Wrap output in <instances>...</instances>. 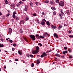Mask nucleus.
<instances>
[{"instance_id": "obj_1", "label": "nucleus", "mask_w": 73, "mask_h": 73, "mask_svg": "<svg viewBox=\"0 0 73 73\" xmlns=\"http://www.w3.org/2000/svg\"><path fill=\"white\" fill-rule=\"evenodd\" d=\"M36 50H35V51H32V53L33 54H36L39 52L38 50H39V47L38 46H36Z\"/></svg>"}, {"instance_id": "obj_2", "label": "nucleus", "mask_w": 73, "mask_h": 73, "mask_svg": "<svg viewBox=\"0 0 73 73\" xmlns=\"http://www.w3.org/2000/svg\"><path fill=\"white\" fill-rule=\"evenodd\" d=\"M29 37L31 38L32 40L34 41L35 40V36L33 35H29Z\"/></svg>"}, {"instance_id": "obj_3", "label": "nucleus", "mask_w": 73, "mask_h": 73, "mask_svg": "<svg viewBox=\"0 0 73 73\" xmlns=\"http://www.w3.org/2000/svg\"><path fill=\"white\" fill-rule=\"evenodd\" d=\"M46 20L45 19H43L42 20V22L40 23V24L42 25H44L45 24Z\"/></svg>"}, {"instance_id": "obj_4", "label": "nucleus", "mask_w": 73, "mask_h": 73, "mask_svg": "<svg viewBox=\"0 0 73 73\" xmlns=\"http://www.w3.org/2000/svg\"><path fill=\"white\" fill-rule=\"evenodd\" d=\"M59 5L61 7H63L64 5V3L63 1H60L59 3Z\"/></svg>"}, {"instance_id": "obj_5", "label": "nucleus", "mask_w": 73, "mask_h": 73, "mask_svg": "<svg viewBox=\"0 0 73 73\" xmlns=\"http://www.w3.org/2000/svg\"><path fill=\"white\" fill-rule=\"evenodd\" d=\"M44 36H41V35H40V36H38V38H37L38 39H39L40 38H44Z\"/></svg>"}, {"instance_id": "obj_6", "label": "nucleus", "mask_w": 73, "mask_h": 73, "mask_svg": "<svg viewBox=\"0 0 73 73\" xmlns=\"http://www.w3.org/2000/svg\"><path fill=\"white\" fill-rule=\"evenodd\" d=\"M18 54L20 55H22V51H21V50H19L18 51Z\"/></svg>"}, {"instance_id": "obj_7", "label": "nucleus", "mask_w": 73, "mask_h": 73, "mask_svg": "<svg viewBox=\"0 0 73 73\" xmlns=\"http://www.w3.org/2000/svg\"><path fill=\"white\" fill-rule=\"evenodd\" d=\"M53 35L55 37H56V38H58V35H57V34H56V33H54L53 34Z\"/></svg>"}, {"instance_id": "obj_8", "label": "nucleus", "mask_w": 73, "mask_h": 73, "mask_svg": "<svg viewBox=\"0 0 73 73\" xmlns=\"http://www.w3.org/2000/svg\"><path fill=\"white\" fill-rule=\"evenodd\" d=\"M27 10H28V6L27 5H25V11H27Z\"/></svg>"}, {"instance_id": "obj_9", "label": "nucleus", "mask_w": 73, "mask_h": 73, "mask_svg": "<svg viewBox=\"0 0 73 73\" xmlns=\"http://www.w3.org/2000/svg\"><path fill=\"white\" fill-rule=\"evenodd\" d=\"M11 7L13 8H14L15 7V5L14 3L11 4Z\"/></svg>"}, {"instance_id": "obj_10", "label": "nucleus", "mask_w": 73, "mask_h": 73, "mask_svg": "<svg viewBox=\"0 0 73 73\" xmlns=\"http://www.w3.org/2000/svg\"><path fill=\"white\" fill-rule=\"evenodd\" d=\"M12 32V30L11 28H9V33L11 34V33Z\"/></svg>"}, {"instance_id": "obj_11", "label": "nucleus", "mask_w": 73, "mask_h": 73, "mask_svg": "<svg viewBox=\"0 0 73 73\" xmlns=\"http://www.w3.org/2000/svg\"><path fill=\"white\" fill-rule=\"evenodd\" d=\"M51 29H55L56 28V26H54V25H52L51 26Z\"/></svg>"}, {"instance_id": "obj_12", "label": "nucleus", "mask_w": 73, "mask_h": 73, "mask_svg": "<svg viewBox=\"0 0 73 73\" xmlns=\"http://www.w3.org/2000/svg\"><path fill=\"white\" fill-rule=\"evenodd\" d=\"M68 53V51H63V54H64L66 55V53L67 54Z\"/></svg>"}, {"instance_id": "obj_13", "label": "nucleus", "mask_w": 73, "mask_h": 73, "mask_svg": "<svg viewBox=\"0 0 73 73\" xmlns=\"http://www.w3.org/2000/svg\"><path fill=\"white\" fill-rule=\"evenodd\" d=\"M51 9L53 11H55L56 10V8L54 7H52Z\"/></svg>"}, {"instance_id": "obj_14", "label": "nucleus", "mask_w": 73, "mask_h": 73, "mask_svg": "<svg viewBox=\"0 0 73 73\" xmlns=\"http://www.w3.org/2000/svg\"><path fill=\"white\" fill-rule=\"evenodd\" d=\"M46 24H47V25L48 26H50V22L49 21H47L46 22Z\"/></svg>"}, {"instance_id": "obj_15", "label": "nucleus", "mask_w": 73, "mask_h": 73, "mask_svg": "<svg viewBox=\"0 0 73 73\" xmlns=\"http://www.w3.org/2000/svg\"><path fill=\"white\" fill-rule=\"evenodd\" d=\"M42 54L44 56H46L47 55V54H46L45 52H43V53Z\"/></svg>"}, {"instance_id": "obj_16", "label": "nucleus", "mask_w": 73, "mask_h": 73, "mask_svg": "<svg viewBox=\"0 0 73 73\" xmlns=\"http://www.w3.org/2000/svg\"><path fill=\"white\" fill-rule=\"evenodd\" d=\"M29 17L28 16H27L26 18L25 19V21H27L28 20H29Z\"/></svg>"}, {"instance_id": "obj_17", "label": "nucleus", "mask_w": 73, "mask_h": 73, "mask_svg": "<svg viewBox=\"0 0 73 73\" xmlns=\"http://www.w3.org/2000/svg\"><path fill=\"white\" fill-rule=\"evenodd\" d=\"M30 5L31 7H33V4L32 2H31L30 3Z\"/></svg>"}, {"instance_id": "obj_18", "label": "nucleus", "mask_w": 73, "mask_h": 73, "mask_svg": "<svg viewBox=\"0 0 73 73\" xmlns=\"http://www.w3.org/2000/svg\"><path fill=\"white\" fill-rule=\"evenodd\" d=\"M50 4H51V5H53L54 4V2L50 1Z\"/></svg>"}, {"instance_id": "obj_19", "label": "nucleus", "mask_w": 73, "mask_h": 73, "mask_svg": "<svg viewBox=\"0 0 73 73\" xmlns=\"http://www.w3.org/2000/svg\"><path fill=\"white\" fill-rule=\"evenodd\" d=\"M5 4H7L9 3L8 2L7 0H5Z\"/></svg>"}, {"instance_id": "obj_20", "label": "nucleus", "mask_w": 73, "mask_h": 73, "mask_svg": "<svg viewBox=\"0 0 73 73\" xmlns=\"http://www.w3.org/2000/svg\"><path fill=\"white\" fill-rule=\"evenodd\" d=\"M24 39L27 42H28V40L27 38H24Z\"/></svg>"}, {"instance_id": "obj_21", "label": "nucleus", "mask_w": 73, "mask_h": 73, "mask_svg": "<svg viewBox=\"0 0 73 73\" xmlns=\"http://www.w3.org/2000/svg\"><path fill=\"white\" fill-rule=\"evenodd\" d=\"M55 56H57L58 57H60V55L58 54H55Z\"/></svg>"}, {"instance_id": "obj_22", "label": "nucleus", "mask_w": 73, "mask_h": 73, "mask_svg": "<svg viewBox=\"0 0 73 73\" xmlns=\"http://www.w3.org/2000/svg\"><path fill=\"white\" fill-rule=\"evenodd\" d=\"M60 57L62 58H65V56L62 55Z\"/></svg>"}, {"instance_id": "obj_23", "label": "nucleus", "mask_w": 73, "mask_h": 73, "mask_svg": "<svg viewBox=\"0 0 73 73\" xmlns=\"http://www.w3.org/2000/svg\"><path fill=\"white\" fill-rule=\"evenodd\" d=\"M4 46V45L0 43V47H2Z\"/></svg>"}, {"instance_id": "obj_24", "label": "nucleus", "mask_w": 73, "mask_h": 73, "mask_svg": "<svg viewBox=\"0 0 73 73\" xmlns=\"http://www.w3.org/2000/svg\"><path fill=\"white\" fill-rule=\"evenodd\" d=\"M48 35V33H46L44 34V36H46Z\"/></svg>"}, {"instance_id": "obj_25", "label": "nucleus", "mask_w": 73, "mask_h": 73, "mask_svg": "<svg viewBox=\"0 0 73 73\" xmlns=\"http://www.w3.org/2000/svg\"><path fill=\"white\" fill-rule=\"evenodd\" d=\"M19 32L21 33H23V30H21V29L19 30Z\"/></svg>"}, {"instance_id": "obj_26", "label": "nucleus", "mask_w": 73, "mask_h": 73, "mask_svg": "<svg viewBox=\"0 0 73 73\" xmlns=\"http://www.w3.org/2000/svg\"><path fill=\"white\" fill-rule=\"evenodd\" d=\"M40 63V62L38 60H37V61L36 64H39Z\"/></svg>"}, {"instance_id": "obj_27", "label": "nucleus", "mask_w": 73, "mask_h": 73, "mask_svg": "<svg viewBox=\"0 0 73 73\" xmlns=\"http://www.w3.org/2000/svg\"><path fill=\"white\" fill-rule=\"evenodd\" d=\"M68 51L70 53L71 52H72V50H70V48H69V49H68Z\"/></svg>"}, {"instance_id": "obj_28", "label": "nucleus", "mask_w": 73, "mask_h": 73, "mask_svg": "<svg viewBox=\"0 0 73 73\" xmlns=\"http://www.w3.org/2000/svg\"><path fill=\"white\" fill-rule=\"evenodd\" d=\"M15 18L16 20L18 21L19 20V18L17 17V16H16Z\"/></svg>"}, {"instance_id": "obj_29", "label": "nucleus", "mask_w": 73, "mask_h": 73, "mask_svg": "<svg viewBox=\"0 0 73 73\" xmlns=\"http://www.w3.org/2000/svg\"><path fill=\"white\" fill-rule=\"evenodd\" d=\"M21 21L23 24H24L25 23V21L24 20H21Z\"/></svg>"}, {"instance_id": "obj_30", "label": "nucleus", "mask_w": 73, "mask_h": 73, "mask_svg": "<svg viewBox=\"0 0 73 73\" xmlns=\"http://www.w3.org/2000/svg\"><path fill=\"white\" fill-rule=\"evenodd\" d=\"M12 17L13 18L15 19L16 18V17H17V16H16L15 15H13Z\"/></svg>"}, {"instance_id": "obj_31", "label": "nucleus", "mask_w": 73, "mask_h": 73, "mask_svg": "<svg viewBox=\"0 0 73 73\" xmlns=\"http://www.w3.org/2000/svg\"><path fill=\"white\" fill-rule=\"evenodd\" d=\"M56 3H59V0H56Z\"/></svg>"}, {"instance_id": "obj_32", "label": "nucleus", "mask_w": 73, "mask_h": 73, "mask_svg": "<svg viewBox=\"0 0 73 73\" xmlns=\"http://www.w3.org/2000/svg\"><path fill=\"white\" fill-rule=\"evenodd\" d=\"M66 13L67 14H68L69 13V10H67L66 11Z\"/></svg>"}, {"instance_id": "obj_33", "label": "nucleus", "mask_w": 73, "mask_h": 73, "mask_svg": "<svg viewBox=\"0 0 73 73\" xmlns=\"http://www.w3.org/2000/svg\"><path fill=\"white\" fill-rule=\"evenodd\" d=\"M69 36L70 38H72L73 37V35H69Z\"/></svg>"}, {"instance_id": "obj_34", "label": "nucleus", "mask_w": 73, "mask_h": 73, "mask_svg": "<svg viewBox=\"0 0 73 73\" xmlns=\"http://www.w3.org/2000/svg\"><path fill=\"white\" fill-rule=\"evenodd\" d=\"M16 14H17V12L16 11H15L13 12V15H15Z\"/></svg>"}, {"instance_id": "obj_35", "label": "nucleus", "mask_w": 73, "mask_h": 73, "mask_svg": "<svg viewBox=\"0 0 73 73\" xmlns=\"http://www.w3.org/2000/svg\"><path fill=\"white\" fill-rule=\"evenodd\" d=\"M20 4L19 3H18L17 4L16 6L17 7H19L20 6Z\"/></svg>"}, {"instance_id": "obj_36", "label": "nucleus", "mask_w": 73, "mask_h": 73, "mask_svg": "<svg viewBox=\"0 0 73 73\" xmlns=\"http://www.w3.org/2000/svg\"><path fill=\"white\" fill-rule=\"evenodd\" d=\"M19 3L21 5H22L23 3V2L21 1H20L19 2Z\"/></svg>"}, {"instance_id": "obj_37", "label": "nucleus", "mask_w": 73, "mask_h": 73, "mask_svg": "<svg viewBox=\"0 0 73 73\" xmlns=\"http://www.w3.org/2000/svg\"><path fill=\"white\" fill-rule=\"evenodd\" d=\"M53 14L54 15H56V11H54L53 12Z\"/></svg>"}, {"instance_id": "obj_38", "label": "nucleus", "mask_w": 73, "mask_h": 73, "mask_svg": "<svg viewBox=\"0 0 73 73\" xmlns=\"http://www.w3.org/2000/svg\"><path fill=\"white\" fill-rule=\"evenodd\" d=\"M34 66V64L33 63H32V64H31V66L32 67H33Z\"/></svg>"}, {"instance_id": "obj_39", "label": "nucleus", "mask_w": 73, "mask_h": 73, "mask_svg": "<svg viewBox=\"0 0 73 73\" xmlns=\"http://www.w3.org/2000/svg\"><path fill=\"white\" fill-rule=\"evenodd\" d=\"M69 58H72V56L71 55H69Z\"/></svg>"}, {"instance_id": "obj_40", "label": "nucleus", "mask_w": 73, "mask_h": 73, "mask_svg": "<svg viewBox=\"0 0 73 73\" xmlns=\"http://www.w3.org/2000/svg\"><path fill=\"white\" fill-rule=\"evenodd\" d=\"M13 46H16V44L15 43H13Z\"/></svg>"}, {"instance_id": "obj_41", "label": "nucleus", "mask_w": 73, "mask_h": 73, "mask_svg": "<svg viewBox=\"0 0 73 73\" xmlns=\"http://www.w3.org/2000/svg\"><path fill=\"white\" fill-rule=\"evenodd\" d=\"M59 27L60 28H62V25H59Z\"/></svg>"}, {"instance_id": "obj_42", "label": "nucleus", "mask_w": 73, "mask_h": 73, "mask_svg": "<svg viewBox=\"0 0 73 73\" xmlns=\"http://www.w3.org/2000/svg\"><path fill=\"white\" fill-rule=\"evenodd\" d=\"M33 16H36V13H34L33 14Z\"/></svg>"}, {"instance_id": "obj_43", "label": "nucleus", "mask_w": 73, "mask_h": 73, "mask_svg": "<svg viewBox=\"0 0 73 73\" xmlns=\"http://www.w3.org/2000/svg\"><path fill=\"white\" fill-rule=\"evenodd\" d=\"M64 49L65 50H66L68 49V47H64Z\"/></svg>"}, {"instance_id": "obj_44", "label": "nucleus", "mask_w": 73, "mask_h": 73, "mask_svg": "<svg viewBox=\"0 0 73 73\" xmlns=\"http://www.w3.org/2000/svg\"><path fill=\"white\" fill-rule=\"evenodd\" d=\"M35 36L36 37V38H37L38 37H39V35H37V34H36Z\"/></svg>"}, {"instance_id": "obj_45", "label": "nucleus", "mask_w": 73, "mask_h": 73, "mask_svg": "<svg viewBox=\"0 0 73 73\" xmlns=\"http://www.w3.org/2000/svg\"><path fill=\"white\" fill-rule=\"evenodd\" d=\"M45 3H49V1L48 0H46V1H45Z\"/></svg>"}, {"instance_id": "obj_46", "label": "nucleus", "mask_w": 73, "mask_h": 73, "mask_svg": "<svg viewBox=\"0 0 73 73\" xmlns=\"http://www.w3.org/2000/svg\"><path fill=\"white\" fill-rule=\"evenodd\" d=\"M10 14L9 13H8L7 14V17H8L10 15Z\"/></svg>"}, {"instance_id": "obj_47", "label": "nucleus", "mask_w": 73, "mask_h": 73, "mask_svg": "<svg viewBox=\"0 0 73 73\" xmlns=\"http://www.w3.org/2000/svg\"><path fill=\"white\" fill-rule=\"evenodd\" d=\"M30 56L31 57V58H33V56L32 55V54H31L30 55Z\"/></svg>"}, {"instance_id": "obj_48", "label": "nucleus", "mask_w": 73, "mask_h": 73, "mask_svg": "<svg viewBox=\"0 0 73 73\" xmlns=\"http://www.w3.org/2000/svg\"><path fill=\"white\" fill-rule=\"evenodd\" d=\"M36 21L38 23H40V22L38 19H37Z\"/></svg>"}, {"instance_id": "obj_49", "label": "nucleus", "mask_w": 73, "mask_h": 73, "mask_svg": "<svg viewBox=\"0 0 73 73\" xmlns=\"http://www.w3.org/2000/svg\"><path fill=\"white\" fill-rule=\"evenodd\" d=\"M26 56H27V57H30V55H29V54H28Z\"/></svg>"}, {"instance_id": "obj_50", "label": "nucleus", "mask_w": 73, "mask_h": 73, "mask_svg": "<svg viewBox=\"0 0 73 73\" xmlns=\"http://www.w3.org/2000/svg\"><path fill=\"white\" fill-rule=\"evenodd\" d=\"M59 15L60 17H62V15L61 14H59Z\"/></svg>"}, {"instance_id": "obj_51", "label": "nucleus", "mask_w": 73, "mask_h": 73, "mask_svg": "<svg viewBox=\"0 0 73 73\" xmlns=\"http://www.w3.org/2000/svg\"><path fill=\"white\" fill-rule=\"evenodd\" d=\"M0 40H1V41H2V42H3V38H1V39H0Z\"/></svg>"}, {"instance_id": "obj_52", "label": "nucleus", "mask_w": 73, "mask_h": 73, "mask_svg": "<svg viewBox=\"0 0 73 73\" xmlns=\"http://www.w3.org/2000/svg\"><path fill=\"white\" fill-rule=\"evenodd\" d=\"M9 42L11 43H12L13 42V40H9Z\"/></svg>"}, {"instance_id": "obj_53", "label": "nucleus", "mask_w": 73, "mask_h": 73, "mask_svg": "<svg viewBox=\"0 0 73 73\" xmlns=\"http://www.w3.org/2000/svg\"><path fill=\"white\" fill-rule=\"evenodd\" d=\"M38 45H40V46H42V44H41V43H38Z\"/></svg>"}, {"instance_id": "obj_54", "label": "nucleus", "mask_w": 73, "mask_h": 73, "mask_svg": "<svg viewBox=\"0 0 73 73\" xmlns=\"http://www.w3.org/2000/svg\"><path fill=\"white\" fill-rule=\"evenodd\" d=\"M52 50H49L48 51H47V52L48 53L51 52H52Z\"/></svg>"}, {"instance_id": "obj_55", "label": "nucleus", "mask_w": 73, "mask_h": 73, "mask_svg": "<svg viewBox=\"0 0 73 73\" xmlns=\"http://www.w3.org/2000/svg\"><path fill=\"white\" fill-rule=\"evenodd\" d=\"M35 3L36 5H38V3L37 2H36Z\"/></svg>"}, {"instance_id": "obj_56", "label": "nucleus", "mask_w": 73, "mask_h": 73, "mask_svg": "<svg viewBox=\"0 0 73 73\" xmlns=\"http://www.w3.org/2000/svg\"><path fill=\"white\" fill-rule=\"evenodd\" d=\"M15 50V48H12V51H14Z\"/></svg>"}, {"instance_id": "obj_57", "label": "nucleus", "mask_w": 73, "mask_h": 73, "mask_svg": "<svg viewBox=\"0 0 73 73\" xmlns=\"http://www.w3.org/2000/svg\"><path fill=\"white\" fill-rule=\"evenodd\" d=\"M44 57V55H41L40 56V57H41V58H43V57Z\"/></svg>"}, {"instance_id": "obj_58", "label": "nucleus", "mask_w": 73, "mask_h": 73, "mask_svg": "<svg viewBox=\"0 0 73 73\" xmlns=\"http://www.w3.org/2000/svg\"><path fill=\"white\" fill-rule=\"evenodd\" d=\"M42 15H44V14H44V12H42Z\"/></svg>"}, {"instance_id": "obj_59", "label": "nucleus", "mask_w": 73, "mask_h": 73, "mask_svg": "<svg viewBox=\"0 0 73 73\" xmlns=\"http://www.w3.org/2000/svg\"><path fill=\"white\" fill-rule=\"evenodd\" d=\"M68 32H69V33L70 34L72 32H71V31H69Z\"/></svg>"}, {"instance_id": "obj_60", "label": "nucleus", "mask_w": 73, "mask_h": 73, "mask_svg": "<svg viewBox=\"0 0 73 73\" xmlns=\"http://www.w3.org/2000/svg\"><path fill=\"white\" fill-rule=\"evenodd\" d=\"M5 16H3L2 17L3 19H5Z\"/></svg>"}, {"instance_id": "obj_61", "label": "nucleus", "mask_w": 73, "mask_h": 73, "mask_svg": "<svg viewBox=\"0 0 73 73\" xmlns=\"http://www.w3.org/2000/svg\"><path fill=\"white\" fill-rule=\"evenodd\" d=\"M61 13L63 15H64V13L63 12H61Z\"/></svg>"}, {"instance_id": "obj_62", "label": "nucleus", "mask_w": 73, "mask_h": 73, "mask_svg": "<svg viewBox=\"0 0 73 73\" xmlns=\"http://www.w3.org/2000/svg\"><path fill=\"white\" fill-rule=\"evenodd\" d=\"M2 15L1 12H0V15Z\"/></svg>"}, {"instance_id": "obj_63", "label": "nucleus", "mask_w": 73, "mask_h": 73, "mask_svg": "<svg viewBox=\"0 0 73 73\" xmlns=\"http://www.w3.org/2000/svg\"><path fill=\"white\" fill-rule=\"evenodd\" d=\"M18 59H16L15 60V61H18Z\"/></svg>"}, {"instance_id": "obj_64", "label": "nucleus", "mask_w": 73, "mask_h": 73, "mask_svg": "<svg viewBox=\"0 0 73 73\" xmlns=\"http://www.w3.org/2000/svg\"><path fill=\"white\" fill-rule=\"evenodd\" d=\"M64 26H67V25L66 24H65L64 25Z\"/></svg>"}]
</instances>
